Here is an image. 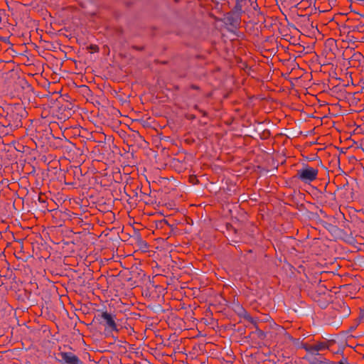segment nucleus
Here are the masks:
<instances>
[{"label":"nucleus","instance_id":"obj_1","mask_svg":"<svg viewBox=\"0 0 364 364\" xmlns=\"http://www.w3.org/2000/svg\"><path fill=\"white\" fill-rule=\"evenodd\" d=\"M269 338L277 341H286L287 339H292V337L287 332L284 328L274 322L269 324Z\"/></svg>","mask_w":364,"mask_h":364},{"label":"nucleus","instance_id":"obj_2","mask_svg":"<svg viewBox=\"0 0 364 364\" xmlns=\"http://www.w3.org/2000/svg\"><path fill=\"white\" fill-rule=\"evenodd\" d=\"M318 172L317 168L306 166L298 170L297 177L304 183H310L317 178Z\"/></svg>","mask_w":364,"mask_h":364},{"label":"nucleus","instance_id":"obj_3","mask_svg":"<svg viewBox=\"0 0 364 364\" xmlns=\"http://www.w3.org/2000/svg\"><path fill=\"white\" fill-rule=\"evenodd\" d=\"M100 323L105 326V331L112 333L113 331L118 332L117 323L115 322L116 316L107 311H103L100 315Z\"/></svg>","mask_w":364,"mask_h":364},{"label":"nucleus","instance_id":"obj_4","mask_svg":"<svg viewBox=\"0 0 364 364\" xmlns=\"http://www.w3.org/2000/svg\"><path fill=\"white\" fill-rule=\"evenodd\" d=\"M58 356L62 364H82L80 359L72 352L60 351Z\"/></svg>","mask_w":364,"mask_h":364},{"label":"nucleus","instance_id":"obj_5","mask_svg":"<svg viewBox=\"0 0 364 364\" xmlns=\"http://www.w3.org/2000/svg\"><path fill=\"white\" fill-rule=\"evenodd\" d=\"M301 348L304 349L309 355H317L320 351L327 349L328 346L324 342L309 345L308 343H301Z\"/></svg>","mask_w":364,"mask_h":364},{"label":"nucleus","instance_id":"obj_6","mask_svg":"<svg viewBox=\"0 0 364 364\" xmlns=\"http://www.w3.org/2000/svg\"><path fill=\"white\" fill-rule=\"evenodd\" d=\"M255 332L257 334V336H258V338L260 339H265L267 337H269L268 331H263V330L260 329L259 328V326L255 328Z\"/></svg>","mask_w":364,"mask_h":364},{"label":"nucleus","instance_id":"obj_7","mask_svg":"<svg viewBox=\"0 0 364 364\" xmlns=\"http://www.w3.org/2000/svg\"><path fill=\"white\" fill-rule=\"evenodd\" d=\"M245 318L247 321L251 323L255 328L258 327V323L259 320L257 318H254L250 315H246Z\"/></svg>","mask_w":364,"mask_h":364},{"label":"nucleus","instance_id":"obj_8","mask_svg":"<svg viewBox=\"0 0 364 364\" xmlns=\"http://www.w3.org/2000/svg\"><path fill=\"white\" fill-rule=\"evenodd\" d=\"M290 341H292V343L299 348H301V343H304L302 341H300V339H296V338H293L292 339H289Z\"/></svg>","mask_w":364,"mask_h":364},{"label":"nucleus","instance_id":"obj_9","mask_svg":"<svg viewBox=\"0 0 364 364\" xmlns=\"http://www.w3.org/2000/svg\"><path fill=\"white\" fill-rule=\"evenodd\" d=\"M343 316H346L350 314V309L345 304V303H343Z\"/></svg>","mask_w":364,"mask_h":364},{"label":"nucleus","instance_id":"obj_10","mask_svg":"<svg viewBox=\"0 0 364 364\" xmlns=\"http://www.w3.org/2000/svg\"><path fill=\"white\" fill-rule=\"evenodd\" d=\"M337 364H349L346 358H343L341 360L337 363Z\"/></svg>","mask_w":364,"mask_h":364}]
</instances>
